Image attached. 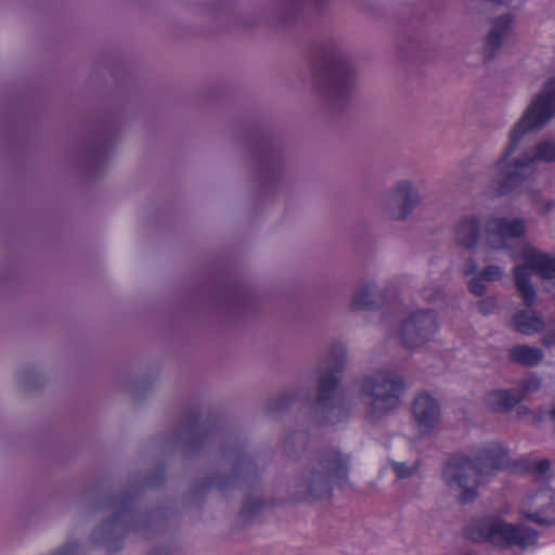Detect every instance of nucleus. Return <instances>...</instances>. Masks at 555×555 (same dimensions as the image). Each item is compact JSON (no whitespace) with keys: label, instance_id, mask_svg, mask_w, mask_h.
<instances>
[{"label":"nucleus","instance_id":"aec40b11","mask_svg":"<svg viewBox=\"0 0 555 555\" xmlns=\"http://www.w3.org/2000/svg\"><path fill=\"white\" fill-rule=\"evenodd\" d=\"M509 359L526 366L537 365L543 359V352L540 348L527 345H518L509 349Z\"/></svg>","mask_w":555,"mask_h":555},{"label":"nucleus","instance_id":"393cba45","mask_svg":"<svg viewBox=\"0 0 555 555\" xmlns=\"http://www.w3.org/2000/svg\"><path fill=\"white\" fill-rule=\"evenodd\" d=\"M541 387L540 378L535 376H530L522 380L519 386L515 389V392L521 396V400L525 399L528 395L535 392Z\"/></svg>","mask_w":555,"mask_h":555},{"label":"nucleus","instance_id":"c756f323","mask_svg":"<svg viewBox=\"0 0 555 555\" xmlns=\"http://www.w3.org/2000/svg\"><path fill=\"white\" fill-rule=\"evenodd\" d=\"M550 467H551V463L548 460H545V459L539 460L538 462H535L533 464V470L539 476L545 475L550 470Z\"/></svg>","mask_w":555,"mask_h":555},{"label":"nucleus","instance_id":"9b49d317","mask_svg":"<svg viewBox=\"0 0 555 555\" xmlns=\"http://www.w3.org/2000/svg\"><path fill=\"white\" fill-rule=\"evenodd\" d=\"M438 330L436 314L429 310L411 313L398 332L400 343L409 349H416L429 341Z\"/></svg>","mask_w":555,"mask_h":555},{"label":"nucleus","instance_id":"2eb2a0df","mask_svg":"<svg viewBox=\"0 0 555 555\" xmlns=\"http://www.w3.org/2000/svg\"><path fill=\"white\" fill-rule=\"evenodd\" d=\"M13 380L18 390L30 392L46 385L47 375L40 364L24 363L15 370Z\"/></svg>","mask_w":555,"mask_h":555},{"label":"nucleus","instance_id":"7ed1b4c3","mask_svg":"<svg viewBox=\"0 0 555 555\" xmlns=\"http://www.w3.org/2000/svg\"><path fill=\"white\" fill-rule=\"evenodd\" d=\"M350 466V455L338 450L315 455L300 469L294 483V498L304 501L328 496L334 485L348 478Z\"/></svg>","mask_w":555,"mask_h":555},{"label":"nucleus","instance_id":"6e6552de","mask_svg":"<svg viewBox=\"0 0 555 555\" xmlns=\"http://www.w3.org/2000/svg\"><path fill=\"white\" fill-rule=\"evenodd\" d=\"M555 117V76L547 78L532 96L520 119L509 132V141L518 143L528 132L540 130Z\"/></svg>","mask_w":555,"mask_h":555},{"label":"nucleus","instance_id":"0eeeda50","mask_svg":"<svg viewBox=\"0 0 555 555\" xmlns=\"http://www.w3.org/2000/svg\"><path fill=\"white\" fill-rule=\"evenodd\" d=\"M323 67L326 75L324 94L331 101H341L349 96L357 82V69L346 51L338 47L323 50Z\"/></svg>","mask_w":555,"mask_h":555},{"label":"nucleus","instance_id":"c85d7f7f","mask_svg":"<svg viewBox=\"0 0 555 555\" xmlns=\"http://www.w3.org/2000/svg\"><path fill=\"white\" fill-rule=\"evenodd\" d=\"M495 308V300L493 297H487L478 302V310L483 314L491 313Z\"/></svg>","mask_w":555,"mask_h":555},{"label":"nucleus","instance_id":"f8f14e48","mask_svg":"<svg viewBox=\"0 0 555 555\" xmlns=\"http://www.w3.org/2000/svg\"><path fill=\"white\" fill-rule=\"evenodd\" d=\"M387 292L374 279L360 280L350 299L351 311H376L387 305Z\"/></svg>","mask_w":555,"mask_h":555},{"label":"nucleus","instance_id":"f03ea898","mask_svg":"<svg viewBox=\"0 0 555 555\" xmlns=\"http://www.w3.org/2000/svg\"><path fill=\"white\" fill-rule=\"evenodd\" d=\"M504 455L502 450L490 446L470 455L454 457L443 469V481L459 502H472L478 487L502 467Z\"/></svg>","mask_w":555,"mask_h":555},{"label":"nucleus","instance_id":"5701e85b","mask_svg":"<svg viewBox=\"0 0 555 555\" xmlns=\"http://www.w3.org/2000/svg\"><path fill=\"white\" fill-rule=\"evenodd\" d=\"M398 479L410 478L416 475L417 465L416 463L397 462L391 461L390 463Z\"/></svg>","mask_w":555,"mask_h":555},{"label":"nucleus","instance_id":"7c9ffc66","mask_svg":"<svg viewBox=\"0 0 555 555\" xmlns=\"http://www.w3.org/2000/svg\"><path fill=\"white\" fill-rule=\"evenodd\" d=\"M282 173V167L279 165L276 168H270L269 166H266L263 168V175L268 179H274L276 177H280Z\"/></svg>","mask_w":555,"mask_h":555},{"label":"nucleus","instance_id":"4be33fe9","mask_svg":"<svg viewBox=\"0 0 555 555\" xmlns=\"http://www.w3.org/2000/svg\"><path fill=\"white\" fill-rule=\"evenodd\" d=\"M493 221V229L503 234L505 238H515L525 233V221L521 218H495Z\"/></svg>","mask_w":555,"mask_h":555},{"label":"nucleus","instance_id":"1a4fd4ad","mask_svg":"<svg viewBox=\"0 0 555 555\" xmlns=\"http://www.w3.org/2000/svg\"><path fill=\"white\" fill-rule=\"evenodd\" d=\"M524 264L514 269L515 284L524 304L531 306L535 301V292L530 284V274L534 272L555 286V257L529 247L524 251Z\"/></svg>","mask_w":555,"mask_h":555},{"label":"nucleus","instance_id":"a878e982","mask_svg":"<svg viewBox=\"0 0 555 555\" xmlns=\"http://www.w3.org/2000/svg\"><path fill=\"white\" fill-rule=\"evenodd\" d=\"M86 544L90 550L99 548L104 544V528L102 525L95 526L90 531Z\"/></svg>","mask_w":555,"mask_h":555},{"label":"nucleus","instance_id":"473e14b6","mask_svg":"<svg viewBox=\"0 0 555 555\" xmlns=\"http://www.w3.org/2000/svg\"><path fill=\"white\" fill-rule=\"evenodd\" d=\"M214 486L219 489H224V483H223L222 479H220V478H217L214 480Z\"/></svg>","mask_w":555,"mask_h":555},{"label":"nucleus","instance_id":"4468645a","mask_svg":"<svg viewBox=\"0 0 555 555\" xmlns=\"http://www.w3.org/2000/svg\"><path fill=\"white\" fill-rule=\"evenodd\" d=\"M413 422L423 435H430L440 423V406L436 399L428 395L418 396L412 405Z\"/></svg>","mask_w":555,"mask_h":555},{"label":"nucleus","instance_id":"6ab92c4d","mask_svg":"<svg viewBox=\"0 0 555 555\" xmlns=\"http://www.w3.org/2000/svg\"><path fill=\"white\" fill-rule=\"evenodd\" d=\"M513 325L519 333L532 335L543 328L544 322L535 312L520 311L513 317Z\"/></svg>","mask_w":555,"mask_h":555},{"label":"nucleus","instance_id":"412c9836","mask_svg":"<svg viewBox=\"0 0 555 555\" xmlns=\"http://www.w3.org/2000/svg\"><path fill=\"white\" fill-rule=\"evenodd\" d=\"M102 488L101 482H94L86 486L81 492V503L86 514H92L102 509Z\"/></svg>","mask_w":555,"mask_h":555},{"label":"nucleus","instance_id":"a211bd4d","mask_svg":"<svg viewBox=\"0 0 555 555\" xmlns=\"http://www.w3.org/2000/svg\"><path fill=\"white\" fill-rule=\"evenodd\" d=\"M521 401V396L515 389H495L486 396L487 405L496 412L507 411Z\"/></svg>","mask_w":555,"mask_h":555},{"label":"nucleus","instance_id":"b1692460","mask_svg":"<svg viewBox=\"0 0 555 555\" xmlns=\"http://www.w3.org/2000/svg\"><path fill=\"white\" fill-rule=\"evenodd\" d=\"M506 238L503 236L501 232L493 229V221L489 223L486 244L491 249H501L505 246Z\"/></svg>","mask_w":555,"mask_h":555},{"label":"nucleus","instance_id":"ddd939ff","mask_svg":"<svg viewBox=\"0 0 555 555\" xmlns=\"http://www.w3.org/2000/svg\"><path fill=\"white\" fill-rule=\"evenodd\" d=\"M524 516L538 524L555 522V491L541 489L528 494L521 502Z\"/></svg>","mask_w":555,"mask_h":555},{"label":"nucleus","instance_id":"f3484780","mask_svg":"<svg viewBox=\"0 0 555 555\" xmlns=\"http://www.w3.org/2000/svg\"><path fill=\"white\" fill-rule=\"evenodd\" d=\"M479 237V222L476 218L461 220L455 230L456 244L467 250L473 249Z\"/></svg>","mask_w":555,"mask_h":555},{"label":"nucleus","instance_id":"20e7f679","mask_svg":"<svg viewBox=\"0 0 555 555\" xmlns=\"http://www.w3.org/2000/svg\"><path fill=\"white\" fill-rule=\"evenodd\" d=\"M348 360V351L345 345H333L318 366V397L319 412L330 422L347 413L345 398L336 392L338 387V374Z\"/></svg>","mask_w":555,"mask_h":555},{"label":"nucleus","instance_id":"cd10ccee","mask_svg":"<svg viewBox=\"0 0 555 555\" xmlns=\"http://www.w3.org/2000/svg\"><path fill=\"white\" fill-rule=\"evenodd\" d=\"M479 275L485 281H498L503 276V270L498 266H488L482 271H480Z\"/></svg>","mask_w":555,"mask_h":555},{"label":"nucleus","instance_id":"f257e3e1","mask_svg":"<svg viewBox=\"0 0 555 555\" xmlns=\"http://www.w3.org/2000/svg\"><path fill=\"white\" fill-rule=\"evenodd\" d=\"M517 144L511 141L492 165L489 186L496 194L508 193L534 177L539 165L555 163V140L553 139L540 140L518 156L512 157Z\"/></svg>","mask_w":555,"mask_h":555},{"label":"nucleus","instance_id":"dca6fc26","mask_svg":"<svg viewBox=\"0 0 555 555\" xmlns=\"http://www.w3.org/2000/svg\"><path fill=\"white\" fill-rule=\"evenodd\" d=\"M513 17L504 14L495 17L491 23V28L485 39L483 55L486 59H492L503 44V40L511 34Z\"/></svg>","mask_w":555,"mask_h":555},{"label":"nucleus","instance_id":"f704fd0d","mask_svg":"<svg viewBox=\"0 0 555 555\" xmlns=\"http://www.w3.org/2000/svg\"><path fill=\"white\" fill-rule=\"evenodd\" d=\"M548 291L552 292L555 295V291L548 287Z\"/></svg>","mask_w":555,"mask_h":555},{"label":"nucleus","instance_id":"9d476101","mask_svg":"<svg viewBox=\"0 0 555 555\" xmlns=\"http://www.w3.org/2000/svg\"><path fill=\"white\" fill-rule=\"evenodd\" d=\"M422 203L421 194L413 181L400 179L386 192L379 205L383 216L395 222L408 220Z\"/></svg>","mask_w":555,"mask_h":555},{"label":"nucleus","instance_id":"39448f33","mask_svg":"<svg viewBox=\"0 0 555 555\" xmlns=\"http://www.w3.org/2000/svg\"><path fill=\"white\" fill-rule=\"evenodd\" d=\"M403 389L401 377L392 371L382 370L366 376L361 386L366 414L372 421L392 413L400 404Z\"/></svg>","mask_w":555,"mask_h":555},{"label":"nucleus","instance_id":"2f4dec72","mask_svg":"<svg viewBox=\"0 0 555 555\" xmlns=\"http://www.w3.org/2000/svg\"><path fill=\"white\" fill-rule=\"evenodd\" d=\"M300 395V391H289L287 393H285L282 399L285 401L286 404H291L292 402H294L296 400V398Z\"/></svg>","mask_w":555,"mask_h":555},{"label":"nucleus","instance_id":"423d86ee","mask_svg":"<svg viewBox=\"0 0 555 555\" xmlns=\"http://www.w3.org/2000/svg\"><path fill=\"white\" fill-rule=\"evenodd\" d=\"M466 533L475 542H488L500 548L526 547L532 545L537 539L534 530L500 517L476 520L467 528Z\"/></svg>","mask_w":555,"mask_h":555},{"label":"nucleus","instance_id":"72a5a7b5","mask_svg":"<svg viewBox=\"0 0 555 555\" xmlns=\"http://www.w3.org/2000/svg\"><path fill=\"white\" fill-rule=\"evenodd\" d=\"M552 415H553V417L555 418V408H554V409H553V411H552Z\"/></svg>","mask_w":555,"mask_h":555},{"label":"nucleus","instance_id":"bb28decb","mask_svg":"<svg viewBox=\"0 0 555 555\" xmlns=\"http://www.w3.org/2000/svg\"><path fill=\"white\" fill-rule=\"evenodd\" d=\"M468 289L475 296H483L487 293L485 280L478 274L468 282Z\"/></svg>","mask_w":555,"mask_h":555}]
</instances>
